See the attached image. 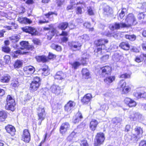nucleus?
<instances>
[{
    "mask_svg": "<svg viewBox=\"0 0 146 146\" xmlns=\"http://www.w3.org/2000/svg\"><path fill=\"white\" fill-rule=\"evenodd\" d=\"M126 23L122 24L123 27H128L132 25H135L137 24L136 18L134 15L131 13L129 14L125 19Z\"/></svg>",
    "mask_w": 146,
    "mask_h": 146,
    "instance_id": "obj_1",
    "label": "nucleus"
},
{
    "mask_svg": "<svg viewBox=\"0 0 146 146\" xmlns=\"http://www.w3.org/2000/svg\"><path fill=\"white\" fill-rule=\"evenodd\" d=\"M6 101L7 104L5 106V109L12 111H14V107L15 105V103L14 99L10 95H9L7 96Z\"/></svg>",
    "mask_w": 146,
    "mask_h": 146,
    "instance_id": "obj_2",
    "label": "nucleus"
},
{
    "mask_svg": "<svg viewBox=\"0 0 146 146\" xmlns=\"http://www.w3.org/2000/svg\"><path fill=\"white\" fill-rule=\"evenodd\" d=\"M108 40L107 39H99L95 42L96 45L99 47L98 48V53L101 52L102 50L105 49L106 47L105 46V43H108Z\"/></svg>",
    "mask_w": 146,
    "mask_h": 146,
    "instance_id": "obj_3",
    "label": "nucleus"
},
{
    "mask_svg": "<svg viewBox=\"0 0 146 146\" xmlns=\"http://www.w3.org/2000/svg\"><path fill=\"white\" fill-rule=\"evenodd\" d=\"M50 90L52 93L57 95H60L63 92V90L60 86L55 84H53L51 86Z\"/></svg>",
    "mask_w": 146,
    "mask_h": 146,
    "instance_id": "obj_4",
    "label": "nucleus"
},
{
    "mask_svg": "<svg viewBox=\"0 0 146 146\" xmlns=\"http://www.w3.org/2000/svg\"><path fill=\"white\" fill-rule=\"evenodd\" d=\"M68 45L74 51L78 50L81 48L82 44L78 42H72L68 43Z\"/></svg>",
    "mask_w": 146,
    "mask_h": 146,
    "instance_id": "obj_5",
    "label": "nucleus"
},
{
    "mask_svg": "<svg viewBox=\"0 0 146 146\" xmlns=\"http://www.w3.org/2000/svg\"><path fill=\"white\" fill-rule=\"evenodd\" d=\"M38 120H43L45 118V111L44 108L39 107L37 109Z\"/></svg>",
    "mask_w": 146,
    "mask_h": 146,
    "instance_id": "obj_6",
    "label": "nucleus"
},
{
    "mask_svg": "<svg viewBox=\"0 0 146 146\" xmlns=\"http://www.w3.org/2000/svg\"><path fill=\"white\" fill-rule=\"evenodd\" d=\"M75 105L76 103L74 102L69 101L64 106L65 110L67 112L70 113Z\"/></svg>",
    "mask_w": 146,
    "mask_h": 146,
    "instance_id": "obj_7",
    "label": "nucleus"
},
{
    "mask_svg": "<svg viewBox=\"0 0 146 146\" xmlns=\"http://www.w3.org/2000/svg\"><path fill=\"white\" fill-rule=\"evenodd\" d=\"M22 29L23 31L31 34L32 35H36V31L34 28L26 26L22 28Z\"/></svg>",
    "mask_w": 146,
    "mask_h": 146,
    "instance_id": "obj_8",
    "label": "nucleus"
},
{
    "mask_svg": "<svg viewBox=\"0 0 146 146\" xmlns=\"http://www.w3.org/2000/svg\"><path fill=\"white\" fill-rule=\"evenodd\" d=\"M23 70L25 74L29 75L33 74L35 71V69L33 66H28L24 67Z\"/></svg>",
    "mask_w": 146,
    "mask_h": 146,
    "instance_id": "obj_9",
    "label": "nucleus"
},
{
    "mask_svg": "<svg viewBox=\"0 0 146 146\" xmlns=\"http://www.w3.org/2000/svg\"><path fill=\"white\" fill-rule=\"evenodd\" d=\"M30 135L28 130H24L23 132L22 140L25 142L28 143L30 141Z\"/></svg>",
    "mask_w": 146,
    "mask_h": 146,
    "instance_id": "obj_10",
    "label": "nucleus"
},
{
    "mask_svg": "<svg viewBox=\"0 0 146 146\" xmlns=\"http://www.w3.org/2000/svg\"><path fill=\"white\" fill-rule=\"evenodd\" d=\"M70 127V125L68 122H65L62 124L60 128V133L63 134L67 131Z\"/></svg>",
    "mask_w": 146,
    "mask_h": 146,
    "instance_id": "obj_11",
    "label": "nucleus"
},
{
    "mask_svg": "<svg viewBox=\"0 0 146 146\" xmlns=\"http://www.w3.org/2000/svg\"><path fill=\"white\" fill-rule=\"evenodd\" d=\"M131 120L133 121H141L143 120L142 115L139 113H133L130 116Z\"/></svg>",
    "mask_w": 146,
    "mask_h": 146,
    "instance_id": "obj_12",
    "label": "nucleus"
},
{
    "mask_svg": "<svg viewBox=\"0 0 146 146\" xmlns=\"http://www.w3.org/2000/svg\"><path fill=\"white\" fill-rule=\"evenodd\" d=\"M96 138L98 144H101L105 139L104 134L102 133H98L96 136Z\"/></svg>",
    "mask_w": 146,
    "mask_h": 146,
    "instance_id": "obj_13",
    "label": "nucleus"
},
{
    "mask_svg": "<svg viewBox=\"0 0 146 146\" xmlns=\"http://www.w3.org/2000/svg\"><path fill=\"white\" fill-rule=\"evenodd\" d=\"M92 98V96L91 94H86L81 100V101L84 104H88L91 100Z\"/></svg>",
    "mask_w": 146,
    "mask_h": 146,
    "instance_id": "obj_14",
    "label": "nucleus"
},
{
    "mask_svg": "<svg viewBox=\"0 0 146 146\" xmlns=\"http://www.w3.org/2000/svg\"><path fill=\"white\" fill-rule=\"evenodd\" d=\"M100 71L102 72V74L103 76H105L106 74L110 73L111 71V68L109 66H105L102 68Z\"/></svg>",
    "mask_w": 146,
    "mask_h": 146,
    "instance_id": "obj_15",
    "label": "nucleus"
},
{
    "mask_svg": "<svg viewBox=\"0 0 146 146\" xmlns=\"http://www.w3.org/2000/svg\"><path fill=\"white\" fill-rule=\"evenodd\" d=\"M124 102L125 103L130 107H135L136 105L135 102L129 98H126L124 100Z\"/></svg>",
    "mask_w": 146,
    "mask_h": 146,
    "instance_id": "obj_16",
    "label": "nucleus"
},
{
    "mask_svg": "<svg viewBox=\"0 0 146 146\" xmlns=\"http://www.w3.org/2000/svg\"><path fill=\"white\" fill-rule=\"evenodd\" d=\"M5 129L7 133L10 134L12 136L15 134L16 131L15 128L12 125H8L5 127Z\"/></svg>",
    "mask_w": 146,
    "mask_h": 146,
    "instance_id": "obj_17",
    "label": "nucleus"
},
{
    "mask_svg": "<svg viewBox=\"0 0 146 146\" xmlns=\"http://www.w3.org/2000/svg\"><path fill=\"white\" fill-rule=\"evenodd\" d=\"M135 130L136 133L134 135L135 137V140L137 141L138 139L140 138L139 135L143 133V130L140 127L137 126L135 128Z\"/></svg>",
    "mask_w": 146,
    "mask_h": 146,
    "instance_id": "obj_18",
    "label": "nucleus"
},
{
    "mask_svg": "<svg viewBox=\"0 0 146 146\" xmlns=\"http://www.w3.org/2000/svg\"><path fill=\"white\" fill-rule=\"evenodd\" d=\"M20 44L21 46L20 48L21 49L30 50L32 49V48L29 45V42L27 41H22L20 42Z\"/></svg>",
    "mask_w": 146,
    "mask_h": 146,
    "instance_id": "obj_19",
    "label": "nucleus"
},
{
    "mask_svg": "<svg viewBox=\"0 0 146 146\" xmlns=\"http://www.w3.org/2000/svg\"><path fill=\"white\" fill-rule=\"evenodd\" d=\"M104 14L108 16L112 15L113 13L112 9L108 5H107L103 8Z\"/></svg>",
    "mask_w": 146,
    "mask_h": 146,
    "instance_id": "obj_20",
    "label": "nucleus"
},
{
    "mask_svg": "<svg viewBox=\"0 0 146 146\" xmlns=\"http://www.w3.org/2000/svg\"><path fill=\"white\" fill-rule=\"evenodd\" d=\"M123 24H125L124 23H120V24L115 23V24L113 25H110L109 27L110 29L112 30H113L114 29H119L120 28H127L126 27H123V25H122Z\"/></svg>",
    "mask_w": 146,
    "mask_h": 146,
    "instance_id": "obj_21",
    "label": "nucleus"
},
{
    "mask_svg": "<svg viewBox=\"0 0 146 146\" xmlns=\"http://www.w3.org/2000/svg\"><path fill=\"white\" fill-rule=\"evenodd\" d=\"M18 21L22 24H26L27 23L31 24L32 22V21L31 20L26 17H19L18 19Z\"/></svg>",
    "mask_w": 146,
    "mask_h": 146,
    "instance_id": "obj_22",
    "label": "nucleus"
},
{
    "mask_svg": "<svg viewBox=\"0 0 146 146\" xmlns=\"http://www.w3.org/2000/svg\"><path fill=\"white\" fill-rule=\"evenodd\" d=\"M98 124V122L97 120L95 119H92L90 124V128L92 131H94Z\"/></svg>",
    "mask_w": 146,
    "mask_h": 146,
    "instance_id": "obj_23",
    "label": "nucleus"
},
{
    "mask_svg": "<svg viewBox=\"0 0 146 146\" xmlns=\"http://www.w3.org/2000/svg\"><path fill=\"white\" fill-rule=\"evenodd\" d=\"M40 85L32 82L30 84V89L31 92H35L38 90Z\"/></svg>",
    "mask_w": 146,
    "mask_h": 146,
    "instance_id": "obj_24",
    "label": "nucleus"
},
{
    "mask_svg": "<svg viewBox=\"0 0 146 146\" xmlns=\"http://www.w3.org/2000/svg\"><path fill=\"white\" fill-rule=\"evenodd\" d=\"M82 74L83 77L85 79H88L90 77V73L87 68H83L82 70Z\"/></svg>",
    "mask_w": 146,
    "mask_h": 146,
    "instance_id": "obj_25",
    "label": "nucleus"
},
{
    "mask_svg": "<svg viewBox=\"0 0 146 146\" xmlns=\"http://www.w3.org/2000/svg\"><path fill=\"white\" fill-rule=\"evenodd\" d=\"M82 118L83 117L81 113L78 112L76 113L75 117H74L73 122L75 123H78Z\"/></svg>",
    "mask_w": 146,
    "mask_h": 146,
    "instance_id": "obj_26",
    "label": "nucleus"
},
{
    "mask_svg": "<svg viewBox=\"0 0 146 146\" xmlns=\"http://www.w3.org/2000/svg\"><path fill=\"white\" fill-rule=\"evenodd\" d=\"M65 76L64 74L62 71L58 72L54 76L55 79L62 80L64 79Z\"/></svg>",
    "mask_w": 146,
    "mask_h": 146,
    "instance_id": "obj_27",
    "label": "nucleus"
},
{
    "mask_svg": "<svg viewBox=\"0 0 146 146\" xmlns=\"http://www.w3.org/2000/svg\"><path fill=\"white\" fill-rule=\"evenodd\" d=\"M119 46L122 49L126 50H129L130 48L129 44L126 42H122Z\"/></svg>",
    "mask_w": 146,
    "mask_h": 146,
    "instance_id": "obj_28",
    "label": "nucleus"
},
{
    "mask_svg": "<svg viewBox=\"0 0 146 146\" xmlns=\"http://www.w3.org/2000/svg\"><path fill=\"white\" fill-rule=\"evenodd\" d=\"M11 76L8 74L4 75L2 77V78L0 80L1 82L3 83H8L10 80Z\"/></svg>",
    "mask_w": 146,
    "mask_h": 146,
    "instance_id": "obj_29",
    "label": "nucleus"
},
{
    "mask_svg": "<svg viewBox=\"0 0 146 146\" xmlns=\"http://www.w3.org/2000/svg\"><path fill=\"white\" fill-rule=\"evenodd\" d=\"M115 77L114 76L107 77L104 79V81L107 84H110L115 80Z\"/></svg>",
    "mask_w": 146,
    "mask_h": 146,
    "instance_id": "obj_30",
    "label": "nucleus"
},
{
    "mask_svg": "<svg viewBox=\"0 0 146 146\" xmlns=\"http://www.w3.org/2000/svg\"><path fill=\"white\" fill-rule=\"evenodd\" d=\"M39 71L41 72L42 75L44 76H47L49 74L48 67L47 66H46L45 68L40 69Z\"/></svg>",
    "mask_w": 146,
    "mask_h": 146,
    "instance_id": "obj_31",
    "label": "nucleus"
},
{
    "mask_svg": "<svg viewBox=\"0 0 146 146\" xmlns=\"http://www.w3.org/2000/svg\"><path fill=\"white\" fill-rule=\"evenodd\" d=\"M56 29L53 28L50 31H49L47 34V38L48 39L50 40L55 34Z\"/></svg>",
    "mask_w": 146,
    "mask_h": 146,
    "instance_id": "obj_32",
    "label": "nucleus"
},
{
    "mask_svg": "<svg viewBox=\"0 0 146 146\" xmlns=\"http://www.w3.org/2000/svg\"><path fill=\"white\" fill-rule=\"evenodd\" d=\"M75 133H76V130H75L68 137L67 140L68 141L71 143L73 142L74 138V137H73V135Z\"/></svg>",
    "mask_w": 146,
    "mask_h": 146,
    "instance_id": "obj_33",
    "label": "nucleus"
},
{
    "mask_svg": "<svg viewBox=\"0 0 146 146\" xmlns=\"http://www.w3.org/2000/svg\"><path fill=\"white\" fill-rule=\"evenodd\" d=\"M20 38V36L19 35L16 34L10 37V39L12 42H17Z\"/></svg>",
    "mask_w": 146,
    "mask_h": 146,
    "instance_id": "obj_34",
    "label": "nucleus"
},
{
    "mask_svg": "<svg viewBox=\"0 0 146 146\" xmlns=\"http://www.w3.org/2000/svg\"><path fill=\"white\" fill-rule=\"evenodd\" d=\"M7 114L4 111H0V119L1 121L4 120L6 118Z\"/></svg>",
    "mask_w": 146,
    "mask_h": 146,
    "instance_id": "obj_35",
    "label": "nucleus"
},
{
    "mask_svg": "<svg viewBox=\"0 0 146 146\" xmlns=\"http://www.w3.org/2000/svg\"><path fill=\"white\" fill-rule=\"evenodd\" d=\"M68 26V23L65 22L62 23L60 24L59 25V27L61 30H64Z\"/></svg>",
    "mask_w": 146,
    "mask_h": 146,
    "instance_id": "obj_36",
    "label": "nucleus"
},
{
    "mask_svg": "<svg viewBox=\"0 0 146 146\" xmlns=\"http://www.w3.org/2000/svg\"><path fill=\"white\" fill-rule=\"evenodd\" d=\"M51 47L52 48L58 51H61L62 50V48L60 46L54 44H52Z\"/></svg>",
    "mask_w": 146,
    "mask_h": 146,
    "instance_id": "obj_37",
    "label": "nucleus"
},
{
    "mask_svg": "<svg viewBox=\"0 0 146 146\" xmlns=\"http://www.w3.org/2000/svg\"><path fill=\"white\" fill-rule=\"evenodd\" d=\"M36 59L38 62H45L47 61L46 57L45 56H40L36 57Z\"/></svg>",
    "mask_w": 146,
    "mask_h": 146,
    "instance_id": "obj_38",
    "label": "nucleus"
},
{
    "mask_svg": "<svg viewBox=\"0 0 146 146\" xmlns=\"http://www.w3.org/2000/svg\"><path fill=\"white\" fill-rule=\"evenodd\" d=\"M125 37L126 38L131 41H134L136 38V36L134 35H125Z\"/></svg>",
    "mask_w": 146,
    "mask_h": 146,
    "instance_id": "obj_39",
    "label": "nucleus"
},
{
    "mask_svg": "<svg viewBox=\"0 0 146 146\" xmlns=\"http://www.w3.org/2000/svg\"><path fill=\"white\" fill-rule=\"evenodd\" d=\"M14 53H13V54L12 56L14 58H17V56L15 54H25L27 53L26 52H23L20 50H16L14 51Z\"/></svg>",
    "mask_w": 146,
    "mask_h": 146,
    "instance_id": "obj_40",
    "label": "nucleus"
},
{
    "mask_svg": "<svg viewBox=\"0 0 146 146\" xmlns=\"http://www.w3.org/2000/svg\"><path fill=\"white\" fill-rule=\"evenodd\" d=\"M87 12L88 14L90 15H93L94 13L93 10V8L91 7H87Z\"/></svg>",
    "mask_w": 146,
    "mask_h": 146,
    "instance_id": "obj_41",
    "label": "nucleus"
},
{
    "mask_svg": "<svg viewBox=\"0 0 146 146\" xmlns=\"http://www.w3.org/2000/svg\"><path fill=\"white\" fill-rule=\"evenodd\" d=\"M126 83L123 80L121 81L119 84L118 87L119 88H121V89H123L126 87Z\"/></svg>",
    "mask_w": 146,
    "mask_h": 146,
    "instance_id": "obj_42",
    "label": "nucleus"
},
{
    "mask_svg": "<svg viewBox=\"0 0 146 146\" xmlns=\"http://www.w3.org/2000/svg\"><path fill=\"white\" fill-rule=\"evenodd\" d=\"M121 57V56L116 53L114 54L113 58L115 61L118 62L120 60Z\"/></svg>",
    "mask_w": 146,
    "mask_h": 146,
    "instance_id": "obj_43",
    "label": "nucleus"
},
{
    "mask_svg": "<svg viewBox=\"0 0 146 146\" xmlns=\"http://www.w3.org/2000/svg\"><path fill=\"white\" fill-rule=\"evenodd\" d=\"M22 64V62L20 60H17L14 64V66L15 68H19L21 66Z\"/></svg>",
    "mask_w": 146,
    "mask_h": 146,
    "instance_id": "obj_44",
    "label": "nucleus"
},
{
    "mask_svg": "<svg viewBox=\"0 0 146 146\" xmlns=\"http://www.w3.org/2000/svg\"><path fill=\"white\" fill-rule=\"evenodd\" d=\"M126 10L125 8H122L121 12L120 13L119 16L118 17V19L120 18V19H122L124 16L125 13L126 11Z\"/></svg>",
    "mask_w": 146,
    "mask_h": 146,
    "instance_id": "obj_45",
    "label": "nucleus"
},
{
    "mask_svg": "<svg viewBox=\"0 0 146 146\" xmlns=\"http://www.w3.org/2000/svg\"><path fill=\"white\" fill-rule=\"evenodd\" d=\"M141 58H142V59H141L139 57H136L135 61L139 63L140 62L141 60H143V57H146V54H141L140 56Z\"/></svg>",
    "mask_w": 146,
    "mask_h": 146,
    "instance_id": "obj_46",
    "label": "nucleus"
},
{
    "mask_svg": "<svg viewBox=\"0 0 146 146\" xmlns=\"http://www.w3.org/2000/svg\"><path fill=\"white\" fill-rule=\"evenodd\" d=\"M41 79L39 77H34L33 81H32L36 84L38 83L40 85Z\"/></svg>",
    "mask_w": 146,
    "mask_h": 146,
    "instance_id": "obj_47",
    "label": "nucleus"
},
{
    "mask_svg": "<svg viewBox=\"0 0 146 146\" xmlns=\"http://www.w3.org/2000/svg\"><path fill=\"white\" fill-rule=\"evenodd\" d=\"M81 65V64L78 62H73L72 65L74 69H76Z\"/></svg>",
    "mask_w": 146,
    "mask_h": 146,
    "instance_id": "obj_48",
    "label": "nucleus"
},
{
    "mask_svg": "<svg viewBox=\"0 0 146 146\" xmlns=\"http://www.w3.org/2000/svg\"><path fill=\"white\" fill-rule=\"evenodd\" d=\"M80 143L81 146H88V145L87 141L85 139L81 140Z\"/></svg>",
    "mask_w": 146,
    "mask_h": 146,
    "instance_id": "obj_49",
    "label": "nucleus"
},
{
    "mask_svg": "<svg viewBox=\"0 0 146 146\" xmlns=\"http://www.w3.org/2000/svg\"><path fill=\"white\" fill-rule=\"evenodd\" d=\"M83 7H78L76 9V13L77 14H81L82 13V9Z\"/></svg>",
    "mask_w": 146,
    "mask_h": 146,
    "instance_id": "obj_50",
    "label": "nucleus"
},
{
    "mask_svg": "<svg viewBox=\"0 0 146 146\" xmlns=\"http://www.w3.org/2000/svg\"><path fill=\"white\" fill-rule=\"evenodd\" d=\"M4 60L6 63H8L10 62L11 58L9 56L6 55L4 57Z\"/></svg>",
    "mask_w": 146,
    "mask_h": 146,
    "instance_id": "obj_51",
    "label": "nucleus"
},
{
    "mask_svg": "<svg viewBox=\"0 0 146 146\" xmlns=\"http://www.w3.org/2000/svg\"><path fill=\"white\" fill-rule=\"evenodd\" d=\"M2 50L4 52L9 53L10 51V48L7 46H4L2 48Z\"/></svg>",
    "mask_w": 146,
    "mask_h": 146,
    "instance_id": "obj_52",
    "label": "nucleus"
},
{
    "mask_svg": "<svg viewBox=\"0 0 146 146\" xmlns=\"http://www.w3.org/2000/svg\"><path fill=\"white\" fill-rule=\"evenodd\" d=\"M85 55L86 54H84L83 55L81 60L82 64L84 65H85L86 64V60L88 59L87 57H84Z\"/></svg>",
    "mask_w": 146,
    "mask_h": 146,
    "instance_id": "obj_53",
    "label": "nucleus"
},
{
    "mask_svg": "<svg viewBox=\"0 0 146 146\" xmlns=\"http://www.w3.org/2000/svg\"><path fill=\"white\" fill-rule=\"evenodd\" d=\"M121 119L119 118H115L113 119L112 121L114 123H120L122 121Z\"/></svg>",
    "mask_w": 146,
    "mask_h": 146,
    "instance_id": "obj_54",
    "label": "nucleus"
},
{
    "mask_svg": "<svg viewBox=\"0 0 146 146\" xmlns=\"http://www.w3.org/2000/svg\"><path fill=\"white\" fill-rule=\"evenodd\" d=\"M107 36L108 37H113L115 38H117L118 37V35L116 33H108L107 34Z\"/></svg>",
    "mask_w": 146,
    "mask_h": 146,
    "instance_id": "obj_55",
    "label": "nucleus"
},
{
    "mask_svg": "<svg viewBox=\"0 0 146 146\" xmlns=\"http://www.w3.org/2000/svg\"><path fill=\"white\" fill-rule=\"evenodd\" d=\"M49 22L48 20H46L44 19H40L38 22V24L39 25H41L44 23H48Z\"/></svg>",
    "mask_w": 146,
    "mask_h": 146,
    "instance_id": "obj_56",
    "label": "nucleus"
},
{
    "mask_svg": "<svg viewBox=\"0 0 146 146\" xmlns=\"http://www.w3.org/2000/svg\"><path fill=\"white\" fill-rule=\"evenodd\" d=\"M145 16L144 14L143 13H139L137 15L138 19L139 20H141L144 18Z\"/></svg>",
    "mask_w": 146,
    "mask_h": 146,
    "instance_id": "obj_57",
    "label": "nucleus"
},
{
    "mask_svg": "<svg viewBox=\"0 0 146 146\" xmlns=\"http://www.w3.org/2000/svg\"><path fill=\"white\" fill-rule=\"evenodd\" d=\"M33 42L35 44L37 45H40L41 43L40 40L37 38H34L33 40Z\"/></svg>",
    "mask_w": 146,
    "mask_h": 146,
    "instance_id": "obj_58",
    "label": "nucleus"
},
{
    "mask_svg": "<svg viewBox=\"0 0 146 146\" xmlns=\"http://www.w3.org/2000/svg\"><path fill=\"white\" fill-rule=\"evenodd\" d=\"M11 85L12 86L14 87H16L18 86L19 82L18 81H14L12 83Z\"/></svg>",
    "mask_w": 146,
    "mask_h": 146,
    "instance_id": "obj_59",
    "label": "nucleus"
},
{
    "mask_svg": "<svg viewBox=\"0 0 146 146\" xmlns=\"http://www.w3.org/2000/svg\"><path fill=\"white\" fill-rule=\"evenodd\" d=\"M9 24L11 25V28L13 27V29H16L17 28L18 26L17 25L13 22L9 23Z\"/></svg>",
    "mask_w": 146,
    "mask_h": 146,
    "instance_id": "obj_60",
    "label": "nucleus"
},
{
    "mask_svg": "<svg viewBox=\"0 0 146 146\" xmlns=\"http://www.w3.org/2000/svg\"><path fill=\"white\" fill-rule=\"evenodd\" d=\"M109 56L108 55H104L101 58V59L103 61L105 62L109 58Z\"/></svg>",
    "mask_w": 146,
    "mask_h": 146,
    "instance_id": "obj_61",
    "label": "nucleus"
},
{
    "mask_svg": "<svg viewBox=\"0 0 146 146\" xmlns=\"http://www.w3.org/2000/svg\"><path fill=\"white\" fill-rule=\"evenodd\" d=\"M121 77L122 78H127L130 77V75L126 73L121 75Z\"/></svg>",
    "mask_w": 146,
    "mask_h": 146,
    "instance_id": "obj_62",
    "label": "nucleus"
},
{
    "mask_svg": "<svg viewBox=\"0 0 146 146\" xmlns=\"http://www.w3.org/2000/svg\"><path fill=\"white\" fill-rule=\"evenodd\" d=\"M133 95L137 98H141V93L135 92L133 93Z\"/></svg>",
    "mask_w": 146,
    "mask_h": 146,
    "instance_id": "obj_63",
    "label": "nucleus"
},
{
    "mask_svg": "<svg viewBox=\"0 0 146 146\" xmlns=\"http://www.w3.org/2000/svg\"><path fill=\"white\" fill-rule=\"evenodd\" d=\"M130 89L128 86H126L123 89V91L125 94L127 93L130 90Z\"/></svg>",
    "mask_w": 146,
    "mask_h": 146,
    "instance_id": "obj_64",
    "label": "nucleus"
}]
</instances>
